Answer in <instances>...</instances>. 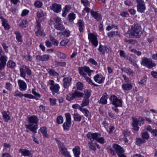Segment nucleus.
Masks as SVG:
<instances>
[{
    "mask_svg": "<svg viewBox=\"0 0 157 157\" xmlns=\"http://www.w3.org/2000/svg\"><path fill=\"white\" fill-rule=\"evenodd\" d=\"M112 147L111 146L108 147V149L110 151V153L113 156H115L116 153L118 157H126V155L124 154V150L123 147L117 144H113Z\"/></svg>",
    "mask_w": 157,
    "mask_h": 157,
    "instance_id": "obj_1",
    "label": "nucleus"
},
{
    "mask_svg": "<svg viewBox=\"0 0 157 157\" xmlns=\"http://www.w3.org/2000/svg\"><path fill=\"white\" fill-rule=\"evenodd\" d=\"M79 74L82 75L84 77L86 81L90 84H91L93 82L87 76L86 74L84 73L85 72L87 73L89 76H90L91 75V73L92 71L90 70V68L87 66H84L83 67H78Z\"/></svg>",
    "mask_w": 157,
    "mask_h": 157,
    "instance_id": "obj_2",
    "label": "nucleus"
},
{
    "mask_svg": "<svg viewBox=\"0 0 157 157\" xmlns=\"http://www.w3.org/2000/svg\"><path fill=\"white\" fill-rule=\"evenodd\" d=\"M140 26L137 24H134L132 26L130 34L136 38H139L142 33Z\"/></svg>",
    "mask_w": 157,
    "mask_h": 157,
    "instance_id": "obj_3",
    "label": "nucleus"
},
{
    "mask_svg": "<svg viewBox=\"0 0 157 157\" xmlns=\"http://www.w3.org/2000/svg\"><path fill=\"white\" fill-rule=\"evenodd\" d=\"M83 93L75 90L72 94L70 93L67 95L66 99L68 101H70L76 98H78L83 97Z\"/></svg>",
    "mask_w": 157,
    "mask_h": 157,
    "instance_id": "obj_4",
    "label": "nucleus"
},
{
    "mask_svg": "<svg viewBox=\"0 0 157 157\" xmlns=\"http://www.w3.org/2000/svg\"><path fill=\"white\" fill-rule=\"evenodd\" d=\"M141 64L142 65L145 66L148 68H151L156 65L155 63H153L151 60L146 57L143 58L141 62Z\"/></svg>",
    "mask_w": 157,
    "mask_h": 157,
    "instance_id": "obj_5",
    "label": "nucleus"
},
{
    "mask_svg": "<svg viewBox=\"0 0 157 157\" xmlns=\"http://www.w3.org/2000/svg\"><path fill=\"white\" fill-rule=\"evenodd\" d=\"M112 104L116 107H122V101L115 95L111 96L110 98Z\"/></svg>",
    "mask_w": 157,
    "mask_h": 157,
    "instance_id": "obj_6",
    "label": "nucleus"
},
{
    "mask_svg": "<svg viewBox=\"0 0 157 157\" xmlns=\"http://www.w3.org/2000/svg\"><path fill=\"white\" fill-rule=\"evenodd\" d=\"M136 2L137 11L140 13L143 12L146 9L144 2L142 0H140Z\"/></svg>",
    "mask_w": 157,
    "mask_h": 157,
    "instance_id": "obj_7",
    "label": "nucleus"
},
{
    "mask_svg": "<svg viewBox=\"0 0 157 157\" xmlns=\"http://www.w3.org/2000/svg\"><path fill=\"white\" fill-rule=\"evenodd\" d=\"M88 39L92 44L94 46L96 47L98 44L97 36L92 33L89 34Z\"/></svg>",
    "mask_w": 157,
    "mask_h": 157,
    "instance_id": "obj_8",
    "label": "nucleus"
},
{
    "mask_svg": "<svg viewBox=\"0 0 157 157\" xmlns=\"http://www.w3.org/2000/svg\"><path fill=\"white\" fill-rule=\"evenodd\" d=\"M59 148L61 153L67 157H70L71 155L69 153L67 150V148L65 147L63 144H60Z\"/></svg>",
    "mask_w": 157,
    "mask_h": 157,
    "instance_id": "obj_9",
    "label": "nucleus"
},
{
    "mask_svg": "<svg viewBox=\"0 0 157 157\" xmlns=\"http://www.w3.org/2000/svg\"><path fill=\"white\" fill-rule=\"evenodd\" d=\"M50 9L56 13L59 12L61 10V6L57 3L53 4L50 7Z\"/></svg>",
    "mask_w": 157,
    "mask_h": 157,
    "instance_id": "obj_10",
    "label": "nucleus"
},
{
    "mask_svg": "<svg viewBox=\"0 0 157 157\" xmlns=\"http://www.w3.org/2000/svg\"><path fill=\"white\" fill-rule=\"evenodd\" d=\"M18 84L19 86L20 90L21 91H24L26 90L27 88V84L23 81L21 80H18Z\"/></svg>",
    "mask_w": 157,
    "mask_h": 157,
    "instance_id": "obj_11",
    "label": "nucleus"
},
{
    "mask_svg": "<svg viewBox=\"0 0 157 157\" xmlns=\"http://www.w3.org/2000/svg\"><path fill=\"white\" fill-rule=\"evenodd\" d=\"M26 126L34 133H36V130L38 128V125L37 124H32L28 125L26 124Z\"/></svg>",
    "mask_w": 157,
    "mask_h": 157,
    "instance_id": "obj_12",
    "label": "nucleus"
},
{
    "mask_svg": "<svg viewBox=\"0 0 157 157\" xmlns=\"http://www.w3.org/2000/svg\"><path fill=\"white\" fill-rule=\"evenodd\" d=\"M59 88V85L56 84L54 85L51 86L50 87V89L52 91L53 94L55 95L56 93L58 94Z\"/></svg>",
    "mask_w": 157,
    "mask_h": 157,
    "instance_id": "obj_13",
    "label": "nucleus"
},
{
    "mask_svg": "<svg viewBox=\"0 0 157 157\" xmlns=\"http://www.w3.org/2000/svg\"><path fill=\"white\" fill-rule=\"evenodd\" d=\"M90 12L92 16L97 21H99L101 19V14L97 11H94L93 10H91Z\"/></svg>",
    "mask_w": 157,
    "mask_h": 157,
    "instance_id": "obj_14",
    "label": "nucleus"
},
{
    "mask_svg": "<svg viewBox=\"0 0 157 157\" xmlns=\"http://www.w3.org/2000/svg\"><path fill=\"white\" fill-rule=\"evenodd\" d=\"M108 97V95L106 93H105L103 95L101 98L100 101L99 102L102 105H105L107 103V99Z\"/></svg>",
    "mask_w": 157,
    "mask_h": 157,
    "instance_id": "obj_15",
    "label": "nucleus"
},
{
    "mask_svg": "<svg viewBox=\"0 0 157 157\" xmlns=\"http://www.w3.org/2000/svg\"><path fill=\"white\" fill-rule=\"evenodd\" d=\"M19 152L24 156H30V155H31L32 154L31 152V151H30L25 149H20L19 150Z\"/></svg>",
    "mask_w": 157,
    "mask_h": 157,
    "instance_id": "obj_16",
    "label": "nucleus"
},
{
    "mask_svg": "<svg viewBox=\"0 0 157 157\" xmlns=\"http://www.w3.org/2000/svg\"><path fill=\"white\" fill-rule=\"evenodd\" d=\"M38 118L35 116H32L29 117L28 121L29 124H37L38 121Z\"/></svg>",
    "mask_w": 157,
    "mask_h": 157,
    "instance_id": "obj_17",
    "label": "nucleus"
},
{
    "mask_svg": "<svg viewBox=\"0 0 157 157\" xmlns=\"http://www.w3.org/2000/svg\"><path fill=\"white\" fill-rule=\"evenodd\" d=\"M2 21V24L3 26L6 30H8L10 28V25L8 23V21L2 17H0Z\"/></svg>",
    "mask_w": 157,
    "mask_h": 157,
    "instance_id": "obj_18",
    "label": "nucleus"
},
{
    "mask_svg": "<svg viewBox=\"0 0 157 157\" xmlns=\"http://www.w3.org/2000/svg\"><path fill=\"white\" fill-rule=\"evenodd\" d=\"M94 78L96 82L99 83H101L104 82L105 77H102V76H100L99 74H98L94 77Z\"/></svg>",
    "mask_w": 157,
    "mask_h": 157,
    "instance_id": "obj_19",
    "label": "nucleus"
},
{
    "mask_svg": "<svg viewBox=\"0 0 157 157\" xmlns=\"http://www.w3.org/2000/svg\"><path fill=\"white\" fill-rule=\"evenodd\" d=\"M36 58L38 60L41 61H46L48 60L49 57L48 55H44L43 56L37 55Z\"/></svg>",
    "mask_w": 157,
    "mask_h": 157,
    "instance_id": "obj_20",
    "label": "nucleus"
},
{
    "mask_svg": "<svg viewBox=\"0 0 157 157\" xmlns=\"http://www.w3.org/2000/svg\"><path fill=\"white\" fill-rule=\"evenodd\" d=\"M133 122L132 125L133 129L135 131H138L139 127L138 126L139 121L136 119L132 118Z\"/></svg>",
    "mask_w": 157,
    "mask_h": 157,
    "instance_id": "obj_21",
    "label": "nucleus"
},
{
    "mask_svg": "<svg viewBox=\"0 0 157 157\" xmlns=\"http://www.w3.org/2000/svg\"><path fill=\"white\" fill-rule=\"evenodd\" d=\"M71 78L70 77H66L63 79V86L64 88H67L68 85L71 82Z\"/></svg>",
    "mask_w": 157,
    "mask_h": 157,
    "instance_id": "obj_22",
    "label": "nucleus"
},
{
    "mask_svg": "<svg viewBox=\"0 0 157 157\" xmlns=\"http://www.w3.org/2000/svg\"><path fill=\"white\" fill-rule=\"evenodd\" d=\"M73 151L74 153L75 157H79L80 152V147L79 146H76L73 149Z\"/></svg>",
    "mask_w": 157,
    "mask_h": 157,
    "instance_id": "obj_23",
    "label": "nucleus"
},
{
    "mask_svg": "<svg viewBox=\"0 0 157 157\" xmlns=\"http://www.w3.org/2000/svg\"><path fill=\"white\" fill-rule=\"evenodd\" d=\"M63 32H60L59 33V34H60V36L63 35L65 37H68L70 35L71 32L68 30H64Z\"/></svg>",
    "mask_w": 157,
    "mask_h": 157,
    "instance_id": "obj_24",
    "label": "nucleus"
},
{
    "mask_svg": "<svg viewBox=\"0 0 157 157\" xmlns=\"http://www.w3.org/2000/svg\"><path fill=\"white\" fill-rule=\"evenodd\" d=\"M24 67H26V66L25 65H23L22 66V67L20 68V76L21 77H23L25 79V68Z\"/></svg>",
    "mask_w": 157,
    "mask_h": 157,
    "instance_id": "obj_25",
    "label": "nucleus"
},
{
    "mask_svg": "<svg viewBox=\"0 0 157 157\" xmlns=\"http://www.w3.org/2000/svg\"><path fill=\"white\" fill-rule=\"evenodd\" d=\"M77 24L79 27V30L80 32H83L84 28V23L81 20H79L77 23Z\"/></svg>",
    "mask_w": 157,
    "mask_h": 157,
    "instance_id": "obj_26",
    "label": "nucleus"
},
{
    "mask_svg": "<svg viewBox=\"0 0 157 157\" xmlns=\"http://www.w3.org/2000/svg\"><path fill=\"white\" fill-rule=\"evenodd\" d=\"M54 28L58 30L63 31L65 29V27L61 23L59 24H55Z\"/></svg>",
    "mask_w": 157,
    "mask_h": 157,
    "instance_id": "obj_27",
    "label": "nucleus"
},
{
    "mask_svg": "<svg viewBox=\"0 0 157 157\" xmlns=\"http://www.w3.org/2000/svg\"><path fill=\"white\" fill-rule=\"evenodd\" d=\"M122 86L124 90H129L132 88V85L130 83H127L123 84Z\"/></svg>",
    "mask_w": 157,
    "mask_h": 157,
    "instance_id": "obj_28",
    "label": "nucleus"
},
{
    "mask_svg": "<svg viewBox=\"0 0 157 157\" xmlns=\"http://www.w3.org/2000/svg\"><path fill=\"white\" fill-rule=\"evenodd\" d=\"M3 117L5 121L7 122L10 119V117L9 115V112H4L2 113Z\"/></svg>",
    "mask_w": 157,
    "mask_h": 157,
    "instance_id": "obj_29",
    "label": "nucleus"
},
{
    "mask_svg": "<svg viewBox=\"0 0 157 157\" xmlns=\"http://www.w3.org/2000/svg\"><path fill=\"white\" fill-rule=\"evenodd\" d=\"M14 33L16 35V38L18 42L21 43L22 42V36L21 33L17 31L14 32Z\"/></svg>",
    "mask_w": 157,
    "mask_h": 157,
    "instance_id": "obj_30",
    "label": "nucleus"
},
{
    "mask_svg": "<svg viewBox=\"0 0 157 157\" xmlns=\"http://www.w3.org/2000/svg\"><path fill=\"white\" fill-rule=\"evenodd\" d=\"M71 122L66 121L64 122L63 125V129L64 130H69V128L71 126Z\"/></svg>",
    "mask_w": 157,
    "mask_h": 157,
    "instance_id": "obj_31",
    "label": "nucleus"
},
{
    "mask_svg": "<svg viewBox=\"0 0 157 157\" xmlns=\"http://www.w3.org/2000/svg\"><path fill=\"white\" fill-rule=\"evenodd\" d=\"M74 121L79 122L82 120V116L77 113H75L73 116Z\"/></svg>",
    "mask_w": 157,
    "mask_h": 157,
    "instance_id": "obj_32",
    "label": "nucleus"
},
{
    "mask_svg": "<svg viewBox=\"0 0 157 157\" xmlns=\"http://www.w3.org/2000/svg\"><path fill=\"white\" fill-rule=\"evenodd\" d=\"M89 98H84L81 104L82 107L86 106L89 105Z\"/></svg>",
    "mask_w": 157,
    "mask_h": 157,
    "instance_id": "obj_33",
    "label": "nucleus"
},
{
    "mask_svg": "<svg viewBox=\"0 0 157 157\" xmlns=\"http://www.w3.org/2000/svg\"><path fill=\"white\" fill-rule=\"evenodd\" d=\"M40 130L41 133L43 134L44 136L46 137H48V135L47 134V128L46 127H41L40 129Z\"/></svg>",
    "mask_w": 157,
    "mask_h": 157,
    "instance_id": "obj_34",
    "label": "nucleus"
},
{
    "mask_svg": "<svg viewBox=\"0 0 157 157\" xmlns=\"http://www.w3.org/2000/svg\"><path fill=\"white\" fill-rule=\"evenodd\" d=\"M54 65L56 67H58L59 66L65 67L66 66V63L64 62H60L55 61V62Z\"/></svg>",
    "mask_w": 157,
    "mask_h": 157,
    "instance_id": "obj_35",
    "label": "nucleus"
},
{
    "mask_svg": "<svg viewBox=\"0 0 157 157\" xmlns=\"http://www.w3.org/2000/svg\"><path fill=\"white\" fill-rule=\"evenodd\" d=\"M7 66L9 68H13L15 66L16 63L12 60H10L7 63Z\"/></svg>",
    "mask_w": 157,
    "mask_h": 157,
    "instance_id": "obj_36",
    "label": "nucleus"
},
{
    "mask_svg": "<svg viewBox=\"0 0 157 157\" xmlns=\"http://www.w3.org/2000/svg\"><path fill=\"white\" fill-rule=\"evenodd\" d=\"M27 21L25 20H23L20 23L19 25V26L21 28H24L27 25Z\"/></svg>",
    "mask_w": 157,
    "mask_h": 157,
    "instance_id": "obj_37",
    "label": "nucleus"
},
{
    "mask_svg": "<svg viewBox=\"0 0 157 157\" xmlns=\"http://www.w3.org/2000/svg\"><path fill=\"white\" fill-rule=\"evenodd\" d=\"M145 142V140L142 139L141 138H136V144L138 146H140L141 144Z\"/></svg>",
    "mask_w": 157,
    "mask_h": 157,
    "instance_id": "obj_38",
    "label": "nucleus"
},
{
    "mask_svg": "<svg viewBox=\"0 0 157 157\" xmlns=\"http://www.w3.org/2000/svg\"><path fill=\"white\" fill-rule=\"evenodd\" d=\"M80 110L83 113L85 114V115L87 117L89 116V112L88 110L86 109L80 108Z\"/></svg>",
    "mask_w": 157,
    "mask_h": 157,
    "instance_id": "obj_39",
    "label": "nucleus"
},
{
    "mask_svg": "<svg viewBox=\"0 0 157 157\" xmlns=\"http://www.w3.org/2000/svg\"><path fill=\"white\" fill-rule=\"evenodd\" d=\"M124 71L129 75H134L135 74V73H134L133 71L131 69L124 68Z\"/></svg>",
    "mask_w": 157,
    "mask_h": 157,
    "instance_id": "obj_40",
    "label": "nucleus"
},
{
    "mask_svg": "<svg viewBox=\"0 0 157 157\" xmlns=\"http://www.w3.org/2000/svg\"><path fill=\"white\" fill-rule=\"evenodd\" d=\"M75 18V14L74 13H70L68 16V18L71 22H72Z\"/></svg>",
    "mask_w": 157,
    "mask_h": 157,
    "instance_id": "obj_41",
    "label": "nucleus"
},
{
    "mask_svg": "<svg viewBox=\"0 0 157 157\" xmlns=\"http://www.w3.org/2000/svg\"><path fill=\"white\" fill-rule=\"evenodd\" d=\"M48 73L50 75L52 76H56L58 75V74L53 69H50L48 71Z\"/></svg>",
    "mask_w": 157,
    "mask_h": 157,
    "instance_id": "obj_42",
    "label": "nucleus"
},
{
    "mask_svg": "<svg viewBox=\"0 0 157 157\" xmlns=\"http://www.w3.org/2000/svg\"><path fill=\"white\" fill-rule=\"evenodd\" d=\"M50 40L52 42V44L56 46H57L58 44V41L56 40L52 36H50Z\"/></svg>",
    "mask_w": 157,
    "mask_h": 157,
    "instance_id": "obj_43",
    "label": "nucleus"
},
{
    "mask_svg": "<svg viewBox=\"0 0 157 157\" xmlns=\"http://www.w3.org/2000/svg\"><path fill=\"white\" fill-rule=\"evenodd\" d=\"M88 146H89L90 148L92 150L95 151L96 149V148L95 144L92 142H90L88 143Z\"/></svg>",
    "mask_w": 157,
    "mask_h": 157,
    "instance_id": "obj_44",
    "label": "nucleus"
},
{
    "mask_svg": "<svg viewBox=\"0 0 157 157\" xmlns=\"http://www.w3.org/2000/svg\"><path fill=\"white\" fill-rule=\"evenodd\" d=\"M141 137L144 140H148L149 137L148 133L147 132H145L142 133Z\"/></svg>",
    "mask_w": 157,
    "mask_h": 157,
    "instance_id": "obj_45",
    "label": "nucleus"
},
{
    "mask_svg": "<svg viewBox=\"0 0 157 157\" xmlns=\"http://www.w3.org/2000/svg\"><path fill=\"white\" fill-rule=\"evenodd\" d=\"M65 116L66 118V121L71 122V117L70 114L69 113H67L65 114Z\"/></svg>",
    "mask_w": 157,
    "mask_h": 157,
    "instance_id": "obj_46",
    "label": "nucleus"
},
{
    "mask_svg": "<svg viewBox=\"0 0 157 157\" xmlns=\"http://www.w3.org/2000/svg\"><path fill=\"white\" fill-rule=\"evenodd\" d=\"M84 93L85 96L84 98L89 99L91 95L90 91L86 89L84 91Z\"/></svg>",
    "mask_w": 157,
    "mask_h": 157,
    "instance_id": "obj_47",
    "label": "nucleus"
},
{
    "mask_svg": "<svg viewBox=\"0 0 157 157\" xmlns=\"http://www.w3.org/2000/svg\"><path fill=\"white\" fill-rule=\"evenodd\" d=\"M105 46H102L101 45H100L98 48L99 51L101 52L102 54H104L105 53Z\"/></svg>",
    "mask_w": 157,
    "mask_h": 157,
    "instance_id": "obj_48",
    "label": "nucleus"
},
{
    "mask_svg": "<svg viewBox=\"0 0 157 157\" xmlns=\"http://www.w3.org/2000/svg\"><path fill=\"white\" fill-rule=\"evenodd\" d=\"M7 60L0 62V70H2L4 69L6 65Z\"/></svg>",
    "mask_w": 157,
    "mask_h": 157,
    "instance_id": "obj_49",
    "label": "nucleus"
},
{
    "mask_svg": "<svg viewBox=\"0 0 157 157\" xmlns=\"http://www.w3.org/2000/svg\"><path fill=\"white\" fill-rule=\"evenodd\" d=\"M42 5V3L40 1H37L34 3V6H35L38 8H41Z\"/></svg>",
    "mask_w": 157,
    "mask_h": 157,
    "instance_id": "obj_50",
    "label": "nucleus"
},
{
    "mask_svg": "<svg viewBox=\"0 0 157 157\" xmlns=\"http://www.w3.org/2000/svg\"><path fill=\"white\" fill-rule=\"evenodd\" d=\"M87 136L88 139H89L91 142L94 141L93 140V133L91 132H88L87 135Z\"/></svg>",
    "mask_w": 157,
    "mask_h": 157,
    "instance_id": "obj_51",
    "label": "nucleus"
},
{
    "mask_svg": "<svg viewBox=\"0 0 157 157\" xmlns=\"http://www.w3.org/2000/svg\"><path fill=\"white\" fill-rule=\"evenodd\" d=\"M57 122L59 124H62L63 121V118L61 116H59L57 117Z\"/></svg>",
    "mask_w": 157,
    "mask_h": 157,
    "instance_id": "obj_52",
    "label": "nucleus"
},
{
    "mask_svg": "<svg viewBox=\"0 0 157 157\" xmlns=\"http://www.w3.org/2000/svg\"><path fill=\"white\" fill-rule=\"evenodd\" d=\"M76 86L77 89L81 90L83 87V84L82 83L79 82L77 83Z\"/></svg>",
    "mask_w": 157,
    "mask_h": 157,
    "instance_id": "obj_53",
    "label": "nucleus"
},
{
    "mask_svg": "<svg viewBox=\"0 0 157 157\" xmlns=\"http://www.w3.org/2000/svg\"><path fill=\"white\" fill-rule=\"evenodd\" d=\"M69 40L68 39L64 40L61 41L60 42V44L63 46L67 45L69 43Z\"/></svg>",
    "mask_w": 157,
    "mask_h": 157,
    "instance_id": "obj_54",
    "label": "nucleus"
},
{
    "mask_svg": "<svg viewBox=\"0 0 157 157\" xmlns=\"http://www.w3.org/2000/svg\"><path fill=\"white\" fill-rule=\"evenodd\" d=\"M43 33L41 31L40 29H38L37 31L35 33V34L37 36H39V35L40 36H45L44 34V35H43Z\"/></svg>",
    "mask_w": 157,
    "mask_h": 157,
    "instance_id": "obj_55",
    "label": "nucleus"
},
{
    "mask_svg": "<svg viewBox=\"0 0 157 157\" xmlns=\"http://www.w3.org/2000/svg\"><path fill=\"white\" fill-rule=\"evenodd\" d=\"M54 21L55 22V24H59L61 23L62 21L60 18L59 17H57L54 19Z\"/></svg>",
    "mask_w": 157,
    "mask_h": 157,
    "instance_id": "obj_56",
    "label": "nucleus"
},
{
    "mask_svg": "<svg viewBox=\"0 0 157 157\" xmlns=\"http://www.w3.org/2000/svg\"><path fill=\"white\" fill-rule=\"evenodd\" d=\"M23 96L29 99H33L35 98L34 96L31 94H23Z\"/></svg>",
    "mask_w": 157,
    "mask_h": 157,
    "instance_id": "obj_57",
    "label": "nucleus"
},
{
    "mask_svg": "<svg viewBox=\"0 0 157 157\" xmlns=\"http://www.w3.org/2000/svg\"><path fill=\"white\" fill-rule=\"evenodd\" d=\"M113 28L117 29H118L117 27V25H112L111 26H108L106 28V30L107 31H109Z\"/></svg>",
    "mask_w": 157,
    "mask_h": 157,
    "instance_id": "obj_58",
    "label": "nucleus"
},
{
    "mask_svg": "<svg viewBox=\"0 0 157 157\" xmlns=\"http://www.w3.org/2000/svg\"><path fill=\"white\" fill-rule=\"evenodd\" d=\"M116 33V35H117V33H118V31L115 32V31L110 32L108 33L107 34L108 36L110 37H112L114 35H115V33Z\"/></svg>",
    "mask_w": 157,
    "mask_h": 157,
    "instance_id": "obj_59",
    "label": "nucleus"
},
{
    "mask_svg": "<svg viewBox=\"0 0 157 157\" xmlns=\"http://www.w3.org/2000/svg\"><path fill=\"white\" fill-rule=\"evenodd\" d=\"M100 134L98 133H93V140L94 141L95 140L97 141V140L98 138V137L100 136Z\"/></svg>",
    "mask_w": 157,
    "mask_h": 157,
    "instance_id": "obj_60",
    "label": "nucleus"
},
{
    "mask_svg": "<svg viewBox=\"0 0 157 157\" xmlns=\"http://www.w3.org/2000/svg\"><path fill=\"white\" fill-rule=\"evenodd\" d=\"M23 94L20 92L18 90H16L14 96H18L20 97H21L23 96Z\"/></svg>",
    "mask_w": 157,
    "mask_h": 157,
    "instance_id": "obj_61",
    "label": "nucleus"
},
{
    "mask_svg": "<svg viewBox=\"0 0 157 157\" xmlns=\"http://www.w3.org/2000/svg\"><path fill=\"white\" fill-rule=\"evenodd\" d=\"M123 134L125 137L129 136L130 134V132L127 130H125L123 131Z\"/></svg>",
    "mask_w": 157,
    "mask_h": 157,
    "instance_id": "obj_62",
    "label": "nucleus"
},
{
    "mask_svg": "<svg viewBox=\"0 0 157 157\" xmlns=\"http://www.w3.org/2000/svg\"><path fill=\"white\" fill-rule=\"evenodd\" d=\"M131 52H133L138 56H139L141 54V53L140 52L137 51L136 50L134 49H132L131 50Z\"/></svg>",
    "mask_w": 157,
    "mask_h": 157,
    "instance_id": "obj_63",
    "label": "nucleus"
},
{
    "mask_svg": "<svg viewBox=\"0 0 157 157\" xmlns=\"http://www.w3.org/2000/svg\"><path fill=\"white\" fill-rule=\"evenodd\" d=\"M81 3L86 7L88 6L90 4L88 0H81Z\"/></svg>",
    "mask_w": 157,
    "mask_h": 157,
    "instance_id": "obj_64",
    "label": "nucleus"
}]
</instances>
